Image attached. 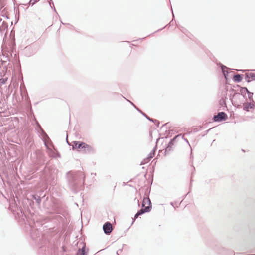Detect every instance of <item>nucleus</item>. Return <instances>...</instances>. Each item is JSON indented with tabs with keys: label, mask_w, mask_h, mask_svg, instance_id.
<instances>
[{
	"label": "nucleus",
	"mask_w": 255,
	"mask_h": 255,
	"mask_svg": "<svg viewBox=\"0 0 255 255\" xmlns=\"http://www.w3.org/2000/svg\"><path fill=\"white\" fill-rule=\"evenodd\" d=\"M67 177L70 189L74 193H77L84 183L85 176L83 172L81 171H70L67 173Z\"/></svg>",
	"instance_id": "f257e3e1"
},
{
	"label": "nucleus",
	"mask_w": 255,
	"mask_h": 255,
	"mask_svg": "<svg viewBox=\"0 0 255 255\" xmlns=\"http://www.w3.org/2000/svg\"><path fill=\"white\" fill-rule=\"evenodd\" d=\"M58 170L50 166L46 165L42 173L41 178L47 184L54 186L57 183Z\"/></svg>",
	"instance_id": "f03ea898"
},
{
	"label": "nucleus",
	"mask_w": 255,
	"mask_h": 255,
	"mask_svg": "<svg viewBox=\"0 0 255 255\" xmlns=\"http://www.w3.org/2000/svg\"><path fill=\"white\" fill-rule=\"evenodd\" d=\"M181 134L177 135L170 140L165 148L164 151L165 155L169 154L170 152L173 150V146H174L175 143L176 142V140L178 138H181Z\"/></svg>",
	"instance_id": "7ed1b4c3"
},
{
	"label": "nucleus",
	"mask_w": 255,
	"mask_h": 255,
	"mask_svg": "<svg viewBox=\"0 0 255 255\" xmlns=\"http://www.w3.org/2000/svg\"><path fill=\"white\" fill-rule=\"evenodd\" d=\"M67 142L69 145L72 146V149L73 150H76L78 151H80L81 150L83 151L86 144V143L82 141H74L72 142V144H70L67 140Z\"/></svg>",
	"instance_id": "20e7f679"
},
{
	"label": "nucleus",
	"mask_w": 255,
	"mask_h": 255,
	"mask_svg": "<svg viewBox=\"0 0 255 255\" xmlns=\"http://www.w3.org/2000/svg\"><path fill=\"white\" fill-rule=\"evenodd\" d=\"M37 51V48L35 45L27 46L24 49L25 55L28 57L34 55Z\"/></svg>",
	"instance_id": "39448f33"
},
{
	"label": "nucleus",
	"mask_w": 255,
	"mask_h": 255,
	"mask_svg": "<svg viewBox=\"0 0 255 255\" xmlns=\"http://www.w3.org/2000/svg\"><path fill=\"white\" fill-rule=\"evenodd\" d=\"M228 118V116L224 112H219L217 115L213 116V119L214 122H220L225 121Z\"/></svg>",
	"instance_id": "423d86ee"
},
{
	"label": "nucleus",
	"mask_w": 255,
	"mask_h": 255,
	"mask_svg": "<svg viewBox=\"0 0 255 255\" xmlns=\"http://www.w3.org/2000/svg\"><path fill=\"white\" fill-rule=\"evenodd\" d=\"M126 99L127 100H128L137 111H138L140 113H141L144 117H145L149 121H150L152 122H158V121L157 120L150 118L147 115H146L145 113H144L143 111H142L139 108H138L133 102H132L131 101H130L129 100H128L127 99Z\"/></svg>",
	"instance_id": "0eeeda50"
},
{
	"label": "nucleus",
	"mask_w": 255,
	"mask_h": 255,
	"mask_svg": "<svg viewBox=\"0 0 255 255\" xmlns=\"http://www.w3.org/2000/svg\"><path fill=\"white\" fill-rule=\"evenodd\" d=\"M103 230L106 235H110L113 230L111 223L109 221L106 222L103 226Z\"/></svg>",
	"instance_id": "6e6552de"
},
{
	"label": "nucleus",
	"mask_w": 255,
	"mask_h": 255,
	"mask_svg": "<svg viewBox=\"0 0 255 255\" xmlns=\"http://www.w3.org/2000/svg\"><path fill=\"white\" fill-rule=\"evenodd\" d=\"M83 152L85 154H94L96 152L95 148L89 144H85Z\"/></svg>",
	"instance_id": "1a4fd4ad"
},
{
	"label": "nucleus",
	"mask_w": 255,
	"mask_h": 255,
	"mask_svg": "<svg viewBox=\"0 0 255 255\" xmlns=\"http://www.w3.org/2000/svg\"><path fill=\"white\" fill-rule=\"evenodd\" d=\"M83 244V246L81 249H79L76 253V255H87L88 249H86V244L83 242H81Z\"/></svg>",
	"instance_id": "9d476101"
},
{
	"label": "nucleus",
	"mask_w": 255,
	"mask_h": 255,
	"mask_svg": "<svg viewBox=\"0 0 255 255\" xmlns=\"http://www.w3.org/2000/svg\"><path fill=\"white\" fill-rule=\"evenodd\" d=\"M255 108V102L250 101L243 106V110L244 111L249 112L250 109H254Z\"/></svg>",
	"instance_id": "9b49d317"
},
{
	"label": "nucleus",
	"mask_w": 255,
	"mask_h": 255,
	"mask_svg": "<svg viewBox=\"0 0 255 255\" xmlns=\"http://www.w3.org/2000/svg\"><path fill=\"white\" fill-rule=\"evenodd\" d=\"M37 122V127L38 128V132L39 133L40 135L43 137V138H48V136L47 134L46 133V132L44 131V130L43 129L40 124Z\"/></svg>",
	"instance_id": "f8f14e48"
},
{
	"label": "nucleus",
	"mask_w": 255,
	"mask_h": 255,
	"mask_svg": "<svg viewBox=\"0 0 255 255\" xmlns=\"http://www.w3.org/2000/svg\"><path fill=\"white\" fill-rule=\"evenodd\" d=\"M151 210V206H146L145 208H142L139 210L137 212L140 215H141L145 213L149 212Z\"/></svg>",
	"instance_id": "ddd939ff"
},
{
	"label": "nucleus",
	"mask_w": 255,
	"mask_h": 255,
	"mask_svg": "<svg viewBox=\"0 0 255 255\" xmlns=\"http://www.w3.org/2000/svg\"><path fill=\"white\" fill-rule=\"evenodd\" d=\"M20 94H21V95L22 98H24V97H25V99L28 98V93L26 90V88L24 86L23 87H22L21 86L20 88Z\"/></svg>",
	"instance_id": "4468645a"
},
{
	"label": "nucleus",
	"mask_w": 255,
	"mask_h": 255,
	"mask_svg": "<svg viewBox=\"0 0 255 255\" xmlns=\"http://www.w3.org/2000/svg\"><path fill=\"white\" fill-rule=\"evenodd\" d=\"M243 79V75L240 74H236L233 77V80L235 82L239 83Z\"/></svg>",
	"instance_id": "2eb2a0df"
},
{
	"label": "nucleus",
	"mask_w": 255,
	"mask_h": 255,
	"mask_svg": "<svg viewBox=\"0 0 255 255\" xmlns=\"http://www.w3.org/2000/svg\"><path fill=\"white\" fill-rule=\"evenodd\" d=\"M148 204L147 206H151V202L149 197H144L142 202L141 207L145 208L146 203Z\"/></svg>",
	"instance_id": "dca6fc26"
},
{
	"label": "nucleus",
	"mask_w": 255,
	"mask_h": 255,
	"mask_svg": "<svg viewBox=\"0 0 255 255\" xmlns=\"http://www.w3.org/2000/svg\"><path fill=\"white\" fill-rule=\"evenodd\" d=\"M238 87H240V94L243 96L244 98L246 97V94L249 91L248 88L246 87H241L239 85H237Z\"/></svg>",
	"instance_id": "f3484780"
},
{
	"label": "nucleus",
	"mask_w": 255,
	"mask_h": 255,
	"mask_svg": "<svg viewBox=\"0 0 255 255\" xmlns=\"http://www.w3.org/2000/svg\"><path fill=\"white\" fill-rule=\"evenodd\" d=\"M217 64L221 68L223 74H225L226 73V72H228L226 70V69H227V67L226 66L223 65L222 63L220 62L219 63H217Z\"/></svg>",
	"instance_id": "a211bd4d"
},
{
	"label": "nucleus",
	"mask_w": 255,
	"mask_h": 255,
	"mask_svg": "<svg viewBox=\"0 0 255 255\" xmlns=\"http://www.w3.org/2000/svg\"><path fill=\"white\" fill-rule=\"evenodd\" d=\"M32 199L35 200L36 203L37 204L40 205L41 202V198L39 196H38L37 195H33L32 196Z\"/></svg>",
	"instance_id": "6ab92c4d"
},
{
	"label": "nucleus",
	"mask_w": 255,
	"mask_h": 255,
	"mask_svg": "<svg viewBox=\"0 0 255 255\" xmlns=\"http://www.w3.org/2000/svg\"><path fill=\"white\" fill-rule=\"evenodd\" d=\"M156 150V146H155V147L152 150V151L148 155V156H147L148 158H149V159L151 160L154 156Z\"/></svg>",
	"instance_id": "aec40b11"
},
{
	"label": "nucleus",
	"mask_w": 255,
	"mask_h": 255,
	"mask_svg": "<svg viewBox=\"0 0 255 255\" xmlns=\"http://www.w3.org/2000/svg\"><path fill=\"white\" fill-rule=\"evenodd\" d=\"M247 94H248V99L250 100V101L255 102L253 98V93L249 91H248Z\"/></svg>",
	"instance_id": "412c9836"
},
{
	"label": "nucleus",
	"mask_w": 255,
	"mask_h": 255,
	"mask_svg": "<svg viewBox=\"0 0 255 255\" xmlns=\"http://www.w3.org/2000/svg\"><path fill=\"white\" fill-rule=\"evenodd\" d=\"M219 104H220V105L221 107H224L226 108H227L225 100L224 99H223V98L221 99L219 101Z\"/></svg>",
	"instance_id": "4be33fe9"
},
{
	"label": "nucleus",
	"mask_w": 255,
	"mask_h": 255,
	"mask_svg": "<svg viewBox=\"0 0 255 255\" xmlns=\"http://www.w3.org/2000/svg\"><path fill=\"white\" fill-rule=\"evenodd\" d=\"M39 0H30L29 2L26 5L32 6Z\"/></svg>",
	"instance_id": "5701e85b"
},
{
	"label": "nucleus",
	"mask_w": 255,
	"mask_h": 255,
	"mask_svg": "<svg viewBox=\"0 0 255 255\" xmlns=\"http://www.w3.org/2000/svg\"><path fill=\"white\" fill-rule=\"evenodd\" d=\"M7 78H0V85L4 84L7 80Z\"/></svg>",
	"instance_id": "b1692460"
},
{
	"label": "nucleus",
	"mask_w": 255,
	"mask_h": 255,
	"mask_svg": "<svg viewBox=\"0 0 255 255\" xmlns=\"http://www.w3.org/2000/svg\"><path fill=\"white\" fill-rule=\"evenodd\" d=\"M150 160V159H149V158H148V157H147L146 158H145V159H144L141 162L140 164L141 165H144L146 163H147Z\"/></svg>",
	"instance_id": "393cba45"
},
{
	"label": "nucleus",
	"mask_w": 255,
	"mask_h": 255,
	"mask_svg": "<svg viewBox=\"0 0 255 255\" xmlns=\"http://www.w3.org/2000/svg\"><path fill=\"white\" fill-rule=\"evenodd\" d=\"M245 79L247 82L249 83L251 81V80L250 79V75L249 73H246L245 74Z\"/></svg>",
	"instance_id": "a878e982"
},
{
	"label": "nucleus",
	"mask_w": 255,
	"mask_h": 255,
	"mask_svg": "<svg viewBox=\"0 0 255 255\" xmlns=\"http://www.w3.org/2000/svg\"><path fill=\"white\" fill-rule=\"evenodd\" d=\"M250 78H251V81H255V74L254 73H249Z\"/></svg>",
	"instance_id": "bb28decb"
},
{
	"label": "nucleus",
	"mask_w": 255,
	"mask_h": 255,
	"mask_svg": "<svg viewBox=\"0 0 255 255\" xmlns=\"http://www.w3.org/2000/svg\"><path fill=\"white\" fill-rule=\"evenodd\" d=\"M175 204H176V207L174 206H175V204L173 202H170V205L171 206H172L175 209H176V208H178L179 207V206L180 205V204H181V202L180 203H178L177 202H175Z\"/></svg>",
	"instance_id": "cd10ccee"
},
{
	"label": "nucleus",
	"mask_w": 255,
	"mask_h": 255,
	"mask_svg": "<svg viewBox=\"0 0 255 255\" xmlns=\"http://www.w3.org/2000/svg\"><path fill=\"white\" fill-rule=\"evenodd\" d=\"M180 30L183 32L185 34H186L187 36H188V34H187V30L185 28L183 27H181L179 28Z\"/></svg>",
	"instance_id": "c85d7f7f"
},
{
	"label": "nucleus",
	"mask_w": 255,
	"mask_h": 255,
	"mask_svg": "<svg viewBox=\"0 0 255 255\" xmlns=\"http://www.w3.org/2000/svg\"><path fill=\"white\" fill-rule=\"evenodd\" d=\"M140 216L137 212L135 214L134 218H132V224L134 222L135 220Z\"/></svg>",
	"instance_id": "c756f323"
},
{
	"label": "nucleus",
	"mask_w": 255,
	"mask_h": 255,
	"mask_svg": "<svg viewBox=\"0 0 255 255\" xmlns=\"http://www.w3.org/2000/svg\"><path fill=\"white\" fill-rule=\"evenodd\" d=\"M122 251H123V249H119V250L117 251V252H116L117 255H119V254H120V253H121V252H122Z\"/></svg>",
	"instance_id": "7c9ffc66"
},
{
	"label": "nucleus",
	"mask_w": 255,
	"mask_h": 255,
	"mask_svg": "<svg viewBox=\"0 0 255 255\" xmlns=\"http://www.w3.org/2000/svg\"><path fill=\"white\" fill-rule=\"evenodd\" d=\"M168 124V123H167L164 125H162V127L161 128V129H163L164 127L166 128L167 125Z\"/></svg>",
	"instance_id": "2f4dec72"
},
{
	"label": "nucleus",
	"mask_w": 255,
	"mask_h": 255,
	"mask_svg": "<svg viewBox=\"0 0 255 255\" xmlns=\"http://www.w3.org/2000/svg\"><path fill=\"white\" fill-rule=\"evenodd\" d=\"M228 73H229L228 72H226V74H223V75H224V77H225V78L226 79V80H227V77L228 76Z\"/></svg>",
	"instance_id": "473e14b6"
},
{
	"label": "nucleus",
	"mask_w": 255,
	"mask_h": 255,
	"mask_svg": "<svg viewBox=\"0 0 255 255\" xmlns=\"http://www.w3.org/2000/svg\"><path fill=\"white\" fill-rule=\"evenodd\" d=\"M181 138L183 139L185 141V142H186L188 144H189V142H188V140L187 139H185L184 138V136L183 135L181 137Z\"/></svg>",
	"instance_id": "72a5a7b5"
},
{
	"label": "nucleus",
	"mask_w": 255,
	"mask_h": 255,
	"mask_svg": "<svg viewBox=\"0 0 255 255\" xmlns=\"http://www.w3.org/2000/svg\"><path fill=\"white\" fill-rule=\"evenodd\" d=\"M156 125L157 127H159V124H160V122L159 121H158V122H153Z\"/></svg>",
	"instance_id": "f704fd0d"
},
{
	"label": "nucleus",
	"mask_w": 255,
	"mask_h": 255,
	"mask_svg": "<svg viewBox=\"0 0 255 255\" xmlns=\"http://www.w3.org/2000/svg\"><path fill=\"white\" fill-rule=\"evenodd\" d=\"M31 237H32V238L33 239V240H35L36 241H37V240H36V239H35V238L34 237L33 235V234H32V233H31Z\"/></svg>",
	"instance_id": "c9c22d12"
},
{
	"label": "nucleus",
	"mask_w": 255,
	"mask_h": 255,
	"mask_svg": "<svg viewBox=\"0 0 255 255\" xmlns=\"http://www.w3.org/2000/svg\"><path fill=\"white\" fill-rule=\"evenodd\" d=\"M52 1V0H50V1H48L49 3V5L52 8V7L51 6V2Z\"/></svg>",
	"instance_id": "e433bc0d"
},
{
	"label": "nucleus",
	"mask_w": 255,
	"mask_h": 255,
	"mask_svg": "<svg viewBox=\"0 0 255 255\" xmlns=\"http://www.w3.org/2000/svg\"><path fill=\"white\" fill-rule=\"evenodd\" d=\"M193 155H192V151H191L190 158V159H192V158H193Z\"/></svg>",
	"instance_id": "4c0bfd02"
},
{
	"label": "nucleus",
	"mask_w": 255,
	"mask_h": 255,
	"mask_svg": "<svg viewBox=\"0 0 255 255\" xmlns=\"http://www.w3.org/2000/svg\"><path fill=\"white\" fill-rule=\"evenodd\" d=\"M167 25H166L165 27H164L163 28L158 29L157 31H159L162 30V29H164L166 26H167Z\"/></svg>",
	"instance_id": "58836bf2"
},
{
	"label": "nucleus",
	"mask_w": 255,
	"mask_h": 255,
	"mask_svg": "<svg viewBox=\"0 0 255 255\" xmlns=\"http://www.w3.org/2000/svg\"><path fill=\"white\" fill-rule=\"evenodd\" d=\"M53 8H54V10L56 14H58V13H57V11H56V9H55V7H54V6L53 7Z\"/></svg>",
	"instance_id": "ea45409f"
},
{
	"label": "nucleus",
	"mask_w": 255,
	"mask_h": 255,
	"mask_svg": "<svg viewBox=\"0 0 255 255\" xmlns=\"http://www.w3.org/2000/svg\"><path fill=\"white\" fill-rule=\"evenodd\" d=\"M134 200H137V202H138V206H139V201H138V199H137V198H135L134 199Z\"/></svg>",
	"instance_id": "a19ab883"
},
{
	"label": "nucleus",
	"mask_w": 255,
	"mask_h": 255,
	"mask_svg": "<svg viewBox=\"0 0 255 255\" xmlns=\"http://www.w3.org/2000/svg\"><path fill=\"white\" fill-rule=\"evenodd\" d=\"M172 22H173V19L170 22L169 24L170 25L173 24Z\"/></svg>",
	"instance_id": "79ce46f5"
},
{
	"label": "nucleus",
	"mask_w": 255,
	"mask_h": 255,
	"mask_svg": "<svg viewBox=\"0 0 255 255\" xmlns=\"http://www.w3.org/2000/svg\"><path fill=\"white\" fill-rule=\"evenodd\" d=\"M143 180L144 181L146 180V175H144V178H143Z\"/></svg>",
	"instance_id": "37998d69"
},
{
	"label": "nucleus",
	"mask_w": 255,
	"mask_h": 255,
	"mask_svg": "<svg viewBox=\"0 0 255 255\" xmlns=\"http://www.w3.org/2000/svg\"><path fill=\"white\" fill-rule=\"evenodd\" d=\"M238 71H242V72H244L245 71V70H239Z\"/></svg>",
	"instance_id": "c03bdc74"
},
{
	"label": "nucleus",
	"mask_w": 255,
	"mask_h": 255,
	"mask_svg": "<svg viewBox=\"0 0 255 255\" xmlns=\"http://www.w3.org/2000/svg\"><path fill=\"white\" fill-rule=\"evenodd\" d=\"M209 130H210V129H208V130H206V133H205V134H207V133L208 132V131H209Z\"/></svg>",
	"instance_id": "a18cd8bd"
},
{
	"label": "nucleus",
	"mask_w": 255,
	"mask_h": 255,
	"mask_svg": "<svg viewBox=\"0 0 255 255\" xmlns=\"http://www.w3.org/2000/svg\"><path fill=\"white\" fill-rule=\"evenodd\" d=\"M138 185L139 186H142V184L140 182H139Z\"/></svg>",
	"instance_id": "49530a36"
},
{
	"label": "nucleus",
	"mask_w": 255,
	"mask_h": 255,
	"mask_svg": "<svg viewBox=\"0 0 255 255\" xmlns=\"http://www.w3.org/2000/svg\"><path fill=\"white\" fill-rule=\"evenodd\" d=\"M57 156H58V157H60V156L59 153H58L57 154Z\"/></svg>",
	"instance_id": "de8ad7c7"
},
{
	"label": "nucleus",
	"mask_w": 255,
	"mask_h": 255,
	"mask_svg": "<svg viewBox=\"0 0 255 255\" xmlns=\"http://www.w3.org/2000/svg\"><path fill=\"white\" fill-rule=\"evenodd\" d=\"M168 132V134H169V130H167V129L165 130V132Z\"/></svg>",
	"instance_id": "09e8293b"
},
{
	"label": "nucleus",
	"mask_w": 255,
	"mask_h": 255,
	"mask_svg": "<svg viewBox=\"0 0 255 255\" xmlns=\"http://www.w3.org/2000/svg\"><path fill=\"white\" fill-rule=\"evenodd\" d=\"M172 12L173 17V18H174V14H173V10H172Z\"/></svg>",
	"instance_id": "8fccbe9b"
},
{
	"label": "nucleus",
	"mask_w": 255,
	"mask_h": 255,
	"mask_svg": "<svg viewBox=\"0 0 255 255\" xmlns=\"http://www.w3.org/2000/svg\"><path fill=\"white\" fill-rule=\"evenodd\" d=\"M45 146H46L47 148H48V146H47V144H46V143H45Z\"/></svg>",
	"instance_id": "3c124183"
},
{
	"label": "nucleus",
	"mask_w": 255,
	"mask_h": 255,
	"mask_svg": "<svg viewBox=\"0 0 255 255\" xmlns=\"http://www.w3.org/2000/svg\"><path fill=\"white\" fill-rule=\"evenodd\" d=\"M192 167H193V170H195V167L193 166H192Z\"/></svg>",
	"instance_id": "603ef678"
},
{
	"label": "nucleus",
	"mask_w": 255,
	"mask_h": 255,
	"mask_svg": "<svg viewBox=\"0 0 255 255\" xmlns=\"http://www.w3.org/2000/svg\"><path fill=\"white\" fill-rule=\"evenodd\" d=\"M159 139H160V138H158V139L156 140V142H157Z\"/></svg>",
	"instance_id": "864d4df0"
},
{
	"label": "nucleus",
	"mask_w": 255,
	"mask_h": 255,
	"mask_svg": "<svg viewBox=\"0 0 255 255\" xmlns=\"http://www.w3.org/2000/svg\"><path fill=\"white\" fill-rule=\"evenodd\" d=\"M255 255V254H251V255Z\"/></svg>",
	"instance_id": "5fc2aeb1"
},
{
	"label": "nucleus",
	"mask_w": 255,
	"mask_h": 255,
	"mask_svg": "<svg viewBox=\"0 0 255 255\" xmlns=\"http://www.w3.org/2000/svg\"><path fill=\"white\" fill-rule=\"evenodd\" d=\"M53 157H56V156H55V155H53Z\"/></svg>",
	"instance_id": "6e6d98bb"
}]
</instances>
